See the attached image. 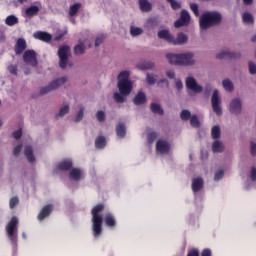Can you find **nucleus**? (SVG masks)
I'll return each mask as SVG.
<instances>
[{
  "instance_id": "f257e3e1",
  "label": "nucleus",
  "mask_w": 256,
  "mask_h": 256,
  "mask_svg": "<svg viewBox=\"0 0 256 256\" xmlns=\"http://www.w3.org/2000/svg\"><path fill=\"white\" fill-rule=\"evenodd\" d=\"M166 58L170 65H177L178 67H193L197 65V60H195V53L187 52L180 54L168 53Z\"/></svg>"
},
{
  "instance_id": "f03ea898",
  "label": "nucleus",
  "mask_w": 256,
  "mask_h": 256,
  "mask_svg": "<svg viewBox=\"0 0 256 256\" xmlns=\"http://www.w3.org/2000/svg\"><path fill=\"white\" fill-rule=\"evenodd\" d=\"M221 21H223V15H221L220 12L206 11L200 16V29H202V31H207V29H211V27L221 25Z\"/></svg>"
},
{
  "instance_id": "7ed1b4c3",
  "label": "nucleus",
  "mask_w": 256,
  "mask_h": 256,
  "mask_svg": "<svg viewBox=\"0 0 256 256\" xmlns=\"http://www.w3.org/2000/svg\"><path fill=\"white\" fill-rule=\"evenodd\" d=\"M117 87L119 92L114 93L113 99L116 103H125L131 91H133V81L131 80H120L118 81Z\"/></svg>"
},
{
  "instance_id": "20e7f679",
  "label": "nucleus",
  "mask_w": 256,
  "mask_h": 256,
  "mask_svg": "<svg viewBox=\"0 0 256 256\" xmlns=\"http://www.w3.org/2000/svg\"><path fill=\"white\" fill-rule=\"evenodd\" d=\"M103 209H105V206H103V204H99L92 209V229L94 237H99V235H101V225H103V217L99 213H101Z\"/></svg>"
},
{
  "instance_id": "39448f33",
  "label": "nucleus",
  "mask_w": 256,
  "mask_h": 256,
  "mask_svg": "<svg viewBox=\"0 0 256 256\" xmlns=\"http://www.w3.org/2000/svg\"><path fill=\"white\" fill-rule=\"evenodd\" d=\"M59 58V67L60 69H67V67H73V62L69 61L71 57V47L68 45H62L59 47L57 52Z\"/></svg>"
},
{
  "instance_id": "423d86ee",
  "label": "nucleus",
  "mask_w": 256,
  "mask_h": 256,
  "mask_svg": "<svg viewBox=\"0 0 256 256\" xmlns=\"http://www.w3.org/2000/svg\"><path fill=\"white\" fill-rule=\"evenodd\" d=\"M67 83V77L63 76L60 78H56L52 80L48 85L40 88V95H47V93H51V91H57L60 87H63Z\"/></svg>"
},
{
  "instance_id": "0eeeda50",
  "label": "nucleus",
  "mask_w": 256,
  "mask_h": 256,
  "mask_svg": "<svg viewBox=\"0 0 256 256\" xmlns=\"http://www.w3.org/2000/svg\"><path fill=\"white\" fill-rule=\"evenodd\" d=\"M19 219L17 217H13L11 221L6 226V233L9 239L13 242H17V231H18Z\"/></svg>"
},
{
  "instance_id": "6e6552de",
  "label": "nucleus",
  "mask_w": 256,
  "mask_h": 256,
  "mask_svg": "<svg viewBox=\"0 0 256 256\" xmlns=\"http://www.w3.org/2000/svg\"><path fill=\"white\" fill-rule=\"evenodd\" d=\"M211 105L214 113L221 117L223 115V108H221V97L219 96V90L215 89L211 96Z\"/></svg>"
},
{
  "instance_id": "1a4fd4ad",
  "label": "nucleus",
  "mask_w": 256,
  "mask_h": 256,
  "mask_svg": "<svg viewBox=\"0 0 256 256\" xmlns=\"http://www.w3.org/2000/svg\"><path fill=\"white\" fill-rule=\"evenodd\" d=\"M190 23L191 15L189 14V11L182 10L179 19L174 22V27H176V29H179V27H189Z\"/></svg>"
},
{
  "instance_id": "9d476101",
  "label": "nucleus",
  "mask_w": 256,
  "mask_h": 256,
  "mask_svg": "<svg viewBox=\"0 0 256 256\" xmlns=\"http://www.w3.org/2000/svg\"><path fill=\"white\" fill-rule=\"evenodd\" d=\"M23 61L26 65L30 67H37L39 62L37 61V52L35 50H27L23 54Z\"/></svg>"
},
{
  "instance_id": "9b49d317",
  "label": "nucleus",
  "mask_w": 256,
  "mask_h": 256,
  "mask_svg": "<svg viewBox=\"0 0 256 256\" xmlns=\"http://www.w3.org/2000/svg\"><path fill=\"white\" fill-rule=\"evenodd\" d=\"M229 111L232 115H241L243 113V101L241 98H234L230 101Z\"/></svg>"
},
{
  "instance_id": "f8f14e48",
  "label": "nucleus",
  "mask_w": 256,
  "mask_h": 256,
  "mask_svg": "<svg viewBox=\"0 0 256 256\" xmlns=\"http://www.w3.org/2000/svg\"><path fill=\"white\" fill-rule=\"evenodd\" d=\"M185 85L190 91H193V93H203V86L199 85L197 79L193 76L186 78Z\"/></svg>"
},
{
  "instance_id": "ddd939ff",
  "label": "nucleus",
  "mask_w": 256,
  "mask_h": 256,
  "mask_svg": "<svg viewBox=\"0 0 256 256\" xmlns=\"http://www.w3.org/2000/svg\"><path fill=\"white\" fill-rule=\"evenodd\" d=\"M171 151V144L166 140H158L156 143V153L159 155H167Z\"/></svg>"
},
{
  "instance_id": "4468645a",
  "label": "nucleus",
  "mask_w": 256,
  "mask_h": 256,
  "mask_svg": "<svg viewBox=\"0 0 256 256\" xmlns=\"http://www.w3.org/2000/svg\"><path fill=\"white\" fill-rule=\"evenodd\" d=\"M216 59H241V53L239 52H231V51H223L216 55Z\"/></svg>"
},
{
  "instance_id": "2eb2a0df",
  "label": "nucleus",
  "mask_w": 256,
  "mask_h": 256,
  "mask_svg": "<svg viewBox=\"0 0 256 256\" xmlns=\"http://www.w3.org/2000/svg\"><path fill=\"white\" fill-rule=\"evenodd\" d=\"M134 105H145L147 103V94L143 90H139L133 99Z\"/></svg>"
},
{
  "instance_id": "dca6fc26",
  "label": "nucleus",
  "mask_w": 256,
  "mask_h": 256,
  "mask_svg": "<svg viewBox=\"0 0 256 256\" xmlns=\"http://www.w3.org/2000/svg\"><path fill=\"white\" fill-rule=\"evenodd\" d=\"M157 35L159 39H163L167 43H170V45H173V36L168 29L158 31Z\"/></svg>"
},
{
  "instance_id": "f3484780",
  "label": "nucleus",
  "mask_w": 256,
  "mask_h": 256,
  "mask_svg": "<svg viewBox=\"0 0 256 256\" xmlns=\"http://www.w3.org/2000/svg\"><path fill=\"white\" fill-rule=\"evenodd\" d=\"M34 39H38L39 41H44L45 43H49L53 36L48 32L37 31L33 34Z\"/></svg>"
},
{
  "instance_id": "a211bd4d",
  "label": "nucleus",
  "mask_w": 256,
  "mask_h": 256,
  "mask_svg": "<svg viewBox=\"0 0 256 256\" xmlns=\"http://www.w3.org/2000/svg\"><path fill=\"white\" fill-rule=\"evenodd\" d=\"M189 41V37L184 34L183 32H179L177 34V37L175 39V37H173V42L172 45H186V43H188Z\"/></svg>"
},
{
  "instance_id": "6ab92c4d",
  "label": "nucleus",
  "mask_w": 256,
  "mask_h": 256,
  "mask_svg": "<svg viewBox=\"0 0 256 256\" xmlns=\"http://www.w3.org/2000/svg\"><path fill=\"white\" fill-rule=\"evenodd\" d=\"M26 49H27V42L25 41V39L19 38L14 48L16 55H21V53H23V51H25Z\"/></svg>"
},
{
  "instance_id": "aec40b11",
  "label": "nucleus",
  "mask_w": 256,
  "mask_h": 256,
  "mask_svg": "<svg viewBox=\"0 0 256 256\" xmlns=\"http://www.w3.org/2000/svg\"><path fill=\"white\" fill-rule=\"evenodd\" d=\"M138 5L142 13H149L153 9V5L151 2H149V0H138Z\"/></svg>"
},
{
  "instance_id": "412c9836",
  "label": "nucleus",
  "mask_w": 256,
  "mask_h": 256,
  "mask_svg": "<svg viewBox=\"0 0 256 256\" xmlns=\"http://www.w3.org/2000/svg\"><path fill=\"white\" fill-rule=\"evenodd\" d=\"M69 177L72 181H81V179H83V170L73 168L69 173Z\"/></svg>"
},
{
  "instance_id": "4be33fe9",
  "label": "nucleus",
  "mask_w": 256,
  "mask_h": 256,
  "mask_svg": "<svg viewBox=\"0 0 256 256\" xmlns=\"http://www.w3.org/2000/svg\"><path fill=\"white\" fill-rule=\"evenodd\" d=\"M24 155L29 163H35V154L33 153V146L28 145L24 148Z\"/></svg>"
},
{
  "instance_id": "5701e85b",
  "label": "nucleus",
  "mask_w": 256,
  "mask_h": 256,
  "mask_svg": "<svg viewBox=\"0 0 256 256\" xmlns=\"http://www.w3.org/2000/svg\"><path fill=\"white\" fill-rule=\"evenodd\" d=\"M85 51H87V46H85V43L80 40L78 44L74 46V55L78 57L81 55H85Z\"/></svg>"
},
{
  "instance_id": "b1692460",
  "label": "nucleus",
  "mask_w": 256,
  "mask_h": 256,
  "mask_svg": "<svg viewBox=\"0 0 256 256\" xmlns=\"http://www.w3.org/2000/svg\"><path fill=\"white\" fill-rule=\"evenodd\" d=\"M225 151V144L221 142L220 140H215L212 143V152L213 153H223Z\"/></svg>"
},
{
  "instance_id": "393cba45",
  "label": "nucleus",
  "mask_w": 256,
  "mask_h": 256,
  "mask_svg": "<svg viewBox=\"0 0 256 256\" xmlns=\"http://www.w3.org/2000/svg\"><path fill=\"white\" fill-rule=\"evenodd\" d=\"M51 211H53V205L45 206L40 212V214L38 215L39 221H43L45 217H49V215H51Z\"/></svg>"
},
{
  "instance_id": "a878e982",
  "label": "nucleus",
  "mask_w": 256,
  "mask_h": 256,
  "mask_svg": "<svg viewBox=\"0 0 256 256\" xmlns=\"http://www.w3.org/2000/svg\"><path fill=\"white\" fill-rule=\"evenodd\" d=\"M201 189H203V178H194L192 180V190L197 193Z\"/></svg>"
},
{
  "instance_id": "bb28decb",
  "label": "nucleus",
  "mask_w": 256,
  "mask_h": 256,
  "mask_svg": "<svg viewBox=\"0 0 256 256\" xmlns=\"http://www.w3.org/2000/svg\"><path fill=\"white\" fill-rule=\"evenodd\" d=\"M150 111H152L154 115H161V116L165 115V110L161 108V104L151 103Z\"/></svg>"
},
{
  "instance_id": "cd10ccee",
  "label": "nucleus",
  "mask_w": 256,
  "mask_h": 256,
  "mask_svg": "<svg viewBox=\"0 0 256 256\" xmlns=\"http://www.w3.org/2000/svg\"><path fill=\"white\" fill-rule=\"evenodd\" d=\"M222 87L227 91L228 93H233L235 91V85L230 79H224L222 81Z\"/></svg>"
},
{
  "instance_id": "c85d7f7f",
  "label": "nucleus",
  "mask_w": 256,
  "mask_h": 256,
  "mask_svg": "<svg viewBox=\"0 0 256 256\" xmlns=\"http://www.w3.org/2000/svg\"><path fill=\"white\" fill-rule=\"evenodd\" d=\"M116 134H117V137H119L120 139H123V137L127 135V127H125V124L119 123L117 125Z\"/></svg>"
},
{
  "instance_id": "c756f323",
  "label": "nucleus",
  "mask_w": 256,
  "mask_h": 256,
  "mask_svg": "<svg viewBox=\"0 0 256 256\" xmlns=\"http://www.w3.org/2000/svg\"><path fill=\"white\" fill-rule=\"evenodd\" d=\"M138 68L140 69V71H149L151 69H155V62L152 61H145L142 62Z\"/></svg>"
},
{
  "instance_id": "7c9ffc66",
  "label": "nucleus",
  "mask_w": 256,
  "mask_h": 256,
  "mask_svg": "<svg viewBox=\"0 0 256 256\" xmlns=\"http://www.w3.org/2000/svg\"><path fill=\"white\" fill-rule=\"evenodd\" d=\"M211 137H212V139H214V141L221 139V127L219 125L212 127Z\"/></svg>"
},
{
  "instance_id": "2f4dec72",
  "label": "nucleus",
  "mask_w": 256,
  "mask_h": 256,
  "mask_svg": "<svg viewBox=\"0 0 256 256\" xmlns=\"http://www.w3.org/2000/svg\"><path fill=\"white\" fill-rule=\"evenodd\" d=\"M242 20H243V23H245V25H253V23H255V18L249 12L243 13Z\"/></svg>"
},
{
  "instance_id": "473e14b6",
  "label": "nucleus",
  "mask_w": 256,
  "mask_h": 256,
  "mask_svg": "<svg viewBox=\"0 0 256 256\" xmlns=\"http://www.w3.org/2000/svg\"><path fill=\"white\" fill-rule=\"evenodd\" d=\"M71 167H73V161L71 160H64L58 165V169H60V171H69Z\"/></svg>"
},
{
  "instance_id": "72a5a7b5",
  "label": "nucleus",
  "mask_w": 256,
  "mask_h": 256,
  "mask_svg": "<svg viewBox=\"0 0 256 256\" xmlns=\"http://www.w3.org/2000/svg\"><path fill=\"white\" fill-rule=\"evenodd\" d=\"M40 9L37 6H30L25 10L26 17H35V15H38Z\"/></svg>"
},
{
  "instance_id": "f704fd0d",
  "label": "nucleus",
  "mask_w": 256,
  "mask_h": 256,
  "mask_svg": "<svg viewBox=\"0 0 256 256\" xmlns=\"http://www.w3.org/2000/svg\"><path fill=\"white\" fill-rule=\"evenodd\" d=\"M81 7H82L81 3H75V4L71 5L70 9H69V16L75 17V15H77V13H79V9H81Z\"/></svg>"
},
{
  "instance_id": "c9c22d12",
  "label": "nucleus",
  "mask_w": 256,
  "mask_h": 256,
  "mask_svg": "<svg viewBox=\"0 0 256 256\" xmlns=\"http://www.w3.org/2000/svg\"><path fill=\"white\" fill-rule=\"evenodd\" d=\"M5 23L8 25V27H13V25H17V23H19V18H17L15 15H9L5 19Z\"/></svg>"
},
{
  "instance_id": "e433bc0d",
  "label": "nucleus",
  "mask_w": 256,
  "mask_h": 256,
  "mask_svg": "<svg viewBox=\"0 0 256 256\" xmlns=\"http://www.w3.org/2000/svg\"><path fill=\"white\" fill-rule=\"evenodd\" d=\"M69 113V105L66 104L63 107L59 109V112L56 114V119H63L64 115H67Z\"/></svg>"
},
{
  "instance_id": "4c0bfd02",
  "label": "nucleus",
  "mask_w": 256,
  "mask_h": 256,
  "mask_svg": "<svg viewBox=\"0 0 256 256\" xmlns=\"http://www.w3.org/2000/svg\"><path fill=\"white\" fill-rule=\"evenodd\" d=\"M104 221L108 227H115L116 225L115 217H113V214L111 213L106 214Z\"/></svg>"
},
{
  "instance_id": "58836bf2",
  "label": "nucleus",
  "mask_w": 256,
  "mask_h": 256,
  "mask_svg": "<svg viewBox=\"0 0 256 256\" xmlns=\"http://www.w3.org/2000/svg\"><path fill=\"white\" fill-rule=\"evenodd\" d=\"M105 145H107V140L103 136H99L95 140V146L97 149H104Z\"/></svg>"
},
{
  "instance_id": "ea45409f",
  "label": "nucleus",
  "mask_w": 256,
  "mask_h": 256,
  "mask_svg": "<svg viewBox=\"0 0 256 256\" xmlns=\"http://www.w3.org/2000/svg\"><path fill=\"white\" fill-rule=\"evenodd\" d=\"M189 121L191 127H193L194 129H199V127H201V122L199 121V117H197V115H192Z\"/></svg>"
},
{
  "instance_id": "a19ab883",
  "label": "nucleus",
  "mask_w": 256,
  "mask_h": 256,
  "mask_svg": "<svg viewBox=\"0 0 256 256\" xmlns=\"http://www.w3.org/2000/svg\"><path fill=\"white\" fill-rule=\"evenodd\" d=\"M130 35L132 37H139V35H143V30L141 27L131 26L130 27Z\"/></svg>"
},
{
  "instance_id": "79ce46f5",
  "label": "nucleus",
  "mask_w": 256,
  "mask_h": 256,
  "mask_svg": "<svg viewBox=\"0 0 256 256\" xmlns=\"http://www.w3.org/2000/svg\"><path fill=\"white\" fill-rule=\"evenodd\" d=\"M146 83L148 85H155V83H157V75L153 73H148L146 76Z\"/></svg>"
},
{
  "instance_id": "37998d69",
  "label": "nucleus",
  "mask_w": 256,
  "mask_h": 256,
  "mask_svg": "<svg viewBox=\"0 0 256 256\" xmlns=\"http://www.w3.org/2000/svg\"><path fill=\"white\" fill-rule=\"evenodd\" d=\"M191 111L189 110H182L180 113V119L182 121H189L191 119Z\"/></svg>"
},
{
  "instance_id": "c03bdc74",
  "label": "nucleus",
  "mask_w": 256,
  "mask_h": 256,
  "mask_svg": "<svg viewBox=\"0 0 256 256\" xmlns=\"http://www.w3.org/2000/svg\"><path fill=\"white\" fill-rule=\"evenodd\" d=\"M129 81V71H122L118 75V81Z\"/></svg>"
},
{
  "instance_id": "a18cd8bd",
  "label": "nucleus",
  "mask_w": 256,
  "mask_h": 256,
  "mask_svg": "<svg viewBox=\"0 0 256 256\" xmlns=\"http://www.w3.org/2000/svg\"><path fill=\"white\" fill-rule=\"evenodd\" d=\"M248 69L250 75H256V64L253 61L248 62Z\"/></svg>"
},
{
  "instance_id": "49530a36",
  "label": "nucleus",
  "mask_w": 256,
  "mask_h": 256,
  "mask_svg": "<svg viewBox=\"0 0 256 256\" xmlns=\"http://www.w3.org/2000/svg\"><path fill=\"white\" fill-rule=\"evenodd\" d=\"M96 118H97V121H99V123H104L106 116H105V113L103 112V110H99L96 113Z\"/></svg>"
},
{
  "instance_id": "de8ad7c7",
  "label": "nucleus",
  "mask_w": 256,
  "mask_h": 256,
  "mask_svg": "<svg viewBox=\"0 0 256 256\" xmlns=\"http://www.w3.org/2000/svg\"><path fill=\"white\" fill-rule=\"evenodd\" d=\"M84 115H85V108H80V111L76 116L75 123H80V121H83Z\"/></svg>"
},
{
  "instance_id": "09e8293b",
  "label": "nucleus",
  "mask_w": 256,
  "mask_h": 256,
  "mask_svg": "<svg viewBox=\"0 0 256 256\" xmlns=\"http://www.w3.org/2000/svg\"><path fill=\"white\" fill-rule=\"evenodd\" d=\"M190 9L196 17H199V5L197 3H190Z\"/></svg>"
},
{
  "instance_id": "8fccbe9b",
  "label": "nucleus",
  "mask_w": 256,
  "mask_h": 256,
  "mask_svg": "<svg viewBox=\"0 0 256 256\" xmlns=\"http://www.w3.org/2000/svg\"><path fill=\"white\" fill-rule=\"evenodd\" d=\"M169 3L171 5V8L173 9V11H177V10L181 9V3L177 2V0H172Z\"/></svg>"
},
{
  "instance_id": "3c124183",
  "label": "nucleus",
  "mask_w": 256,
  "mask_h": 256,
  "mask_svg": "<svg viewBox=\"0 0 256 256\" xmlns=\"http://www.w3.org/2000/svg\"><path fill=\"white\" fill-rule=\"evenodd\" d=\"M23 150V144H18L14 150H13V156L17 157L18 155L21 154V151Z\"/></svg>"
},
{
  "instance_id": "603ef678",
  "label": "nucleus",
  "mask_w": 256,
  "mask_h": 256,
  "mask_svg": "<svg viewBox=\"0 0 256 256\" xmlns=\"http://www.w3.org/2000/svg\"><path fill=\"white\" fill-rule=\"evenodd\" d=\"M148 143H153L157 139V133L155 132H150L147 136Z\"/></svg>"
},
{
  "instance_id": "864d4df0",
  "label": "nucleus",
  "mask_w": 256,
  "mask_h": 256,
  "mask_svg": "<svg viewBox=\"0 0 256 256\" xmlns=\"http://www.w3.org/2000/svg\"><path fill=\"white\" fill-rule=\"evenodd\" d=\"M19 205V198L14 197L10 200V209H15Z\"/></svg>"
},
{
  "instance_id": "5fc2aeb1",
  "label": "nucleus",
  "mask_w": 256,
  "mask_h": 256,
  "mask_svg": "<svg viewBox=\"0 0 256 256\" xmlns=\"http://www.w3.org/2000/svg\"><path fill=\"white\" fill-rule=\"evenodd\" d=\"M225 175V172L223 170H219L215 173L214 181H221V178Z\"/></svg>"
},
{
  "instance_id": "6e6d98bb",
  "label": "nucleus",
  "mask_w": 256,
  "mask_h": 256,
  "mask_svg": "<svg viewBox=\"0 0 256 256\" xmlns=\"http://www.w3.org/2000/svg\"><path fill=\"white\" fill-rule=\"evenodd\" d=\"M8 71L11 73V75H17V65H9L8 66Z\"/></svg>"
},
{
  "instance_id": "4d7b16f0",
  "label": "nucleus",
  "mask_w": 256,
  "mask_h": 256,
  "mask_svg": "<svg viewBox=\"0 0 256 256\" xmlns=\"http://www.w3.org/2000/svg\"><path fill=\"white\" fill-rule=\"evenodd\" d=\"M211 91H213V86L211 84H206L204 87L205 95H211Z\"/></svg>"
},
{
  "instance_id": "13d9d810",
  "label": "nucleus",
  "mask_w": 256,
  "mask_h": 256,
  "mask_svg": "<svg viewBox=\"0 0 256 256\" xmlns=\"http://www.w3.org/2000/svg\"><path fill=\"white\" fill-rule=\"evenodd\" d=\"M250 151L253 157H256V143L250 142Z\"/></svg>"
},
{
  "instance_id": "bf43d9fd",
  "label": "nucleus",
  "mask_w": 256,
  "mask_h": 256,
  "mask_svg": "<svg viewBox=\"0 0 256 256\" xmlns=\"http://www.w3.org/2000/svg\"><path fill=\"white\" fill-rule=\"evenodd\" d=\"M13 137L14 139H21V137H23V131L21 129L15 131Z\"/></svg>"
},
{
  "instance_id": "052dcab7",
  "label": "nucleus",
  "mask_w": 256,
  "mask_h": 256,
  "mask_svg": "<svg viewBox=\"0 0 256 256\" xmlns=\"http://www.w3.org/2000/svg\"><path fill=\"white\" fill-rule=\"evenodd\" d=\"M175 87L176 89H178V91H181V89H183V81H181V79H177L175 83Z\"/></svg>"
},
{
  "instance_id": "680f3d73",
  "label": "nucleus",
  "mask_w": 256,
  "mask_h": 256,
  "mask_svg": "<svg viewBox=\"0 0 256 256\" xmlns=\"http://www.w3.org/2000/svg\"><path fill=\"white\" fill-rule=\"evenodd\" d=\"M103 44V36H98L96 39H95V47H99L100 45Z\"/></svg>"
},
{
  "instance_id": "e2e57ef3",
  "label": "nucleus",
  "mask_w": 256,
  "mask_h": 256,
  "mask_svg": "<svg viewBox=\"0 0 256 256\" xmlns=\"http://www.w3.org/2000/svg\"><path fill=\"white\" fill-rule=\"evenodd\" d=\"M166 77H168L169 79H175V71L167 70L166 71Z\"/></svg>"
},
{
  "instance_id": "0e129e2a",
  "label": "nucleus",
  "mask_w": 256,
  "mask_h": 256,
  "mask_svg": "<svg viewBox=\"0 0 256 256\" xmlns=\"http://www.w3.org/2000/svg\"><path fill=\"white\" fill-rule=\"evenodd\" d=\"M250 177L252 181H256V168L252 167L250 172Z\"/></svg>"
},
{
  "instance_id": "69168bd1",
  "label": "nucleus",
  "mask_w": 256,
  "mask_h": 256,
  "mask_svg": "<svg viewBox=\"0 0 256 256\" xmlns=\"http://www.w3.org/2000/svg\"><path fill=\"white\" fill-rule=\"evenodd\" d=\"M187 256H199V250L193 249L188 253Z\"/></svg>"
},
{
  "instance_id": "338daca9",
  "label": "nucleus",
  "mask_w": 256,
  "mask_h": 256,
  "mask_svg": "<svg viewBox=\"0 0 256 256\" xmlns=\"http://www.w3.org/2000/svg\"><path fill=\"white\" fill-rule=\"evenodd\" d=\"M201 256H211V251L209 249H204Z\"/></svg>"
},
{
  "instance_id": "774afa93",
  "label": "nucleus",
  "mask_w": 256,
  "mask_h": 256,
  "mask_svg": "<svg viewBox=\"0 0 256 256\" xmlns=\"http://www.w3.org/2000/svg\"><path fill=\"white\" fill-rule=\"evenodd\" d=\"M63 37H65V33H62V34L56 36V37L54 38V40H55V41H61V39H63Z\"/></svg>"
}]
</instances>
